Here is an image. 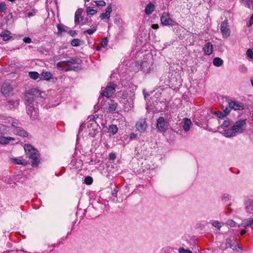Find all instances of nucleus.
<instances>
[{
  "mask_svg": "<svg viewBox=\"0 0 253 253\" xmlns=\"http://www.w3.org/2000/svg\"><path fill=\"white\" fill-rule=\"evenodd\" d=\"M42 92L38 89L32 88L29 92L25 95V105L26 106V111L28 115L31 120L37 119L39 117V109L36 102L34 101L33 96H41Z\"/></svg>",
  "mask_w": 253,
  "mask_h": 253,
  "instance_id": "nucleus-1",
  "label": "nucleus"
},
{
  "mask_svg": "<svg viewBox=\"0 0 253 253\" xmlns=\"http://www.w3.org/2000/svg\"><path fill=\"white\" fill-rule=\"evenodd\" d=\"M246 120H240L237 121L230 129H225L222 132V134L226 137H231L242 133L246 128Z\"/></svg>",
  "mask_w": 253,
  "mask_h": 253,
  "instance_id": "nucleus-2",
  "label": "nucleus"
},
{
  "mask_svg": "<svg viewBox=\"0 0 253 253\" xmlns=\"http://www.w3.org/2000/svg\"><path fill=\"white\" fill-rule=\"evenodd\" d=\"M25 153L28 157L32 161V166L37 167L40 163V155L39 152L32 146L29 144H26L24 146Z\"/></svg>",
  "mask_w": 253,
  "mask_h": 253,
  "instance_id": "nucleus-3",
  "label": "nucleus"
},
{
  "mask_svg": "<svg viewBox=\"0 0 253 253\" xmlns=\"http://www.w3.org/2000/svg\"><path fill=\"white\" fill-rule=\"evenodd\" d=\"M86 133L90 137H94L100 131V127L93 119H90L84 125Z\"/></svg>",
  "mask_w": 253,
  "mask_h": 253,
  "instance_id": "nucleus-4",
  "label": "nucleus"
},
{
  "mask_svg": "<svg viewBox=\"0 0 253 253\" xmlns=\"http://www.w3.org/2000/svg\"><path fill=\"white\" fill-rule=\"evenodd\" d=\"M244 108L245 105L243 103L235 100L229 101L228 106H226L225 108L222 106V109L226 114H229L232 109L240 111L243 110Z\"/></svg>",
  "mask_w": 253,
  "mask_h": 253,
  "instance_id": "nucleus-5",
  "label": "nucleus"
},
{
  "mask_svg": "<svg viewBox=\"0 0 253 253\" xmlns=\"http://www.w3.org/2000/svg\"><path fill=\"white\" fill-rule=\"evenodd\" d=\"M137 68L136 71H142L145 74L151 73L153 71V67L150 62L143 61L141 62H137L135 64Z\"/></svg>",
  "mask_w": 253,
  "mask_h": 253,
  "instance_id": "nucleus-6",
  "label": "nucleus"
},
{
  "mask_svg": "<svg viewBox=\"0 0 253 253\" xmlns=\"http://www.w3.org/2000/svg\"><path fill=\"white\" fill-rule=\"evenodd\" d=\"M82 62L81 59L79 58H70L67 60L60 61L56 64L57 67L60 70H63V67L64 66H70L72 65L77 64H80Z\"/></svg>",
  "mask_w": 253,
  "mask_h": 253,
  "instance_id": "nucleus-7",
  "label": "nucleus"
},
{
  "mask_svg": "<svg viewBox=\"0 0 253 253\" xmlns=\"http://www.w3.org/2000/svg\"><path fill=\"white\" fill-rule=\"evenodd\" d=\"M11 125L13 133L15 134L22 137H26L27 136V132L20 126V124L16 122H12Z\"/></svg>",
  "mask_w": 253,
  "mask_h": 253,
  "instance_id": "nucleus-8",
  "label": "nucleus"
},
{
  "mask_svg": "<svg viewBox=\"0 0 253 253\" xmlns=\"http://www.w3.org/2000/svg\"><path fill=\"white\" fill-rule=\"evenodd\" d=\"M226 248H230L236 252L241 251L243 250L242 247L239 244H236V239L234 237L227 239Z\"/></svg>",
  "mask_w": 253,
  "mask_h": 253,
  "instance_id": "nucleus-9",
  "label": "nucleus"
},
{
  "mask_svg": "<svg viewBox=\"0 0 253 253\" xmlns=\"http://www.w3.org/2000/svg\"><path fill=\"white\" fill-rule=\"evenodd\" d=\"M117 84L114 83L108 84L102 91V95L109 98L115 91Z\"/></svg>",
  "mask_w": 253,
  "mask_h": 253,
  "instance_id": "nucleus-10",
  "label": "nucleus"
},
{
  "mask_svg": "<svg viewBox=\"0 0 253 253\" xmlns=\"http://www.w3.org/2000/svg\"><path fill=\"white\" fill-rule=\"evenodd\" d=\"M169 126V123L163 117H160L157 120V127L158 130L161 132L167 131Z\"/></svg>",
  "mask_w": 253,
  "mask_h": 253,
  "instance_id": "nucleus-11",
  "label": "nucleus"
},
{
  "mask_svg": "<svg viewBox=\"0 0 253 253\" xmlns=\"http://www.w3.org/2000/svg\"><path fill=\"white\" fill-rule=\"evenodd\" d=\"M220 31L223 38H228L230 35V30L227 20L223 21L220 26Z\"/></svg>",
  "mask_w": 253,
  "mask_h": 253,
  "instance_id": "nucleus-12",
  "label": "nucleus"
},
{
  "mask_svg": "<svg viewBox=\"0 0 253 253\" xmlns=\"http://www.w3.org/2000/svg\"><path fill=\"white\" fill-rule=\"evenodd\" d=\"M12 137H5L4 136H0V144L6 145L8 144H14L15 143H17L18 141Z\"/></svg>",
  "mask_w": 253,
  "mask_h": 253,
  "instance_id": "nucleus-13",
  "label": "nucleus"
},
{
  "mask_svg": "<svg viewBox=\"0 0 253 253\" xmlns=\"http://www.w3.org/2000/svg\"><path fill=\"white\" fill-rule=\"evenodd\" d=\"M161 21L163 25L166 26L174 25V21L170 18L169 14L164 13L161 17Z\"/></svg>",
  "mask_w": 253,
  "mask_h": 253,
  "instance_id": "nucleus-14",
  "label": "nucleus"
},
{
  "mask_svg": "<svg viewBox=\"0 0 253 253\" xmlns=\"http://www.w3.org/2000/svg\"><path fill=\"white\" fill-rule=\"evenodd\" d=\"M135 126L137 130L141 133L145 132L147 128V124L145 119L139 120L136 123Z\"/></svg>",
  "mask_w": 253,
  "mask_h": 253,
  "instance_id": "nucleus-15",
  "label": "nucleus"
},
{
  "mask_svg": "<svg viewBox=\"0 0 253 253\" xmlns=\"http://www.w3.org/2000/svg\"><path fill=\"white\" fill-rule=\"evenodd\" d=\"M118 106V104L114 100H110L108 102L106 109L110 113H114L116 111Z\"/></svg>",
  "mask_w": 253,
  "mask_h": 253,
  "instance_id": "nucleus-16",
  "label": "nucleus"
},
{
  "mask_svg": "<svg viewBox=\"0 0 253 253\" xmlns=\"http://www.w3.org/2000/svg\"><path fill=\"white\" fill-rule=\"evenodd\" d=\"M112 11V7L110 5L108 6L106 9L105 12L101 14L100 16V19L102 20H105L108 22L110 19Z\"/></svg>",
  "mask_w": 253,
  "mask_h": 253,
  "instance_id": "nucleus-17",
  "label": "nucleus"
},
{
  "mask_svg": "<svg viewBox=\"0 0 253 253\" xmlns=\"http://www.w3.org/2000/svg\"><path fill=\"white\" fill-rule=\"evenodd\" d=\"M53 75L50 72L43 70L41 74L40 80L49 81L53 79Z\"/></svg>",
  "mask_w": 253,
  "mask_h": 253,
  "instance_id": "nucleus-18",
  "label": "nucleus"
},
{
  "mask_svg": "<svg viewBox=\"0 0 253 253\" xmlns=\"http://www.w3.org/2000/svg\"><path fill=\"white\" fill-rule=\"evenodd\" d=\"M245 208L247 213H253V199H248L245 202Z\"/></svg>",
  "mask_w": 253,
  "mask_h": 253,
  "instance_id": "nucleus-19",
  "label": "nucleus"
},
{
  "mask_svg": "<svg viewBox=\"0 0 253 253\" xmlns=\"http://www.w3.org/2000/svg\"><path fill=\"white\" fill-rule=\"evenodd\" d=\"M10 161L11 163L14 164L21 165L23 166H26L27 164V161L21 157L11 158Z\"/></svg>",
  "mask_w": 253,
  "mask_h": 253,
  "instance_id": "nucleus-20",
  "label": "nucleus"
},
{
  "mask_svg": "<svg viewBox=\"0 0 253 253\" xmlns=\"http://www.w3.org/2000/svg\"><path fill=\"white\" fill-rule=\"evenodd\" d=\"M155 5L150 2L146 6L144 9V13L147 15H150L155 11Z\"/></svg>",
  "mask_w": 253,
  "mask_h": 253,
  "instance_id": "nucleus-21",
  "label": "nucleus"
},
{
  "mask_svg": "<svg viewBox=\"0 0 253 253\" xmlns=\"http://www.w3.org/2000/svg\"><path fill=\"white\" fill-rule=\"evenodd\" d=\"M204 53L207 55H211L213 51V45L211 42H207L203 48Z\"/></svg>",
  "mask_w": 253,
  "mask_h": 253,
  "instance_id": "nucleus-22",
  "label": "nucleus"
},
{
  "mask_svg": "<svg viewBox=\"0 0 253 253\" xmlns=\"http://www.w3.org/2000/svg\"><path fill=\"white\" fill-rule=\"evenodd\" d=\"M1 92L4 95H9L10 92H11L12 88L11 86L7 84H2L1 86Z\"/></svg>",
  "mask_w": 253,
  "mask_h": 253,
  "instance_id": "nucleus-23",
  "label": "nucleus"
},
{
  "mask_svg": "<svg viewBox=\"0 0 253 253\" xmlns=\"http://www.w3.org/2000/svg\"><path fill=\"white\" fill-rule=\"evenodd\" d=\"M183 128L185 131H188L191 127L192 122L191 120L188 118H184L182 122Z\"/></svg>",
  "mask_w": 253,
  "mask_h": 253,
  "instance_id": "nucleus-24",
  "label": "nucleus"
},
{
  "mask_svg": "<svg viewBox=\"0 0 253 253\" xmlns=\"http://www.w3.org/2000/svg\"><path fill=\"white\" fill-rule=\"evenodd\" d=\"M0 36L4 41H7L11 38V33L8 30L2 31L0 34Z\"/></svg>",
  "mask_w": 253,
  "mask_h": 253,
  "instance_id": "nucleus-25",
  "label": "nucleus"
},
{
  "mask_svg": "<svg viewBox=\"0 0 253 253\" xmlns=\"http://www.w3.org/2000/svg\"><path fill=\"white\" fill-rule=\"evenodd\" d=\"M82 9H78L75 12V23L76 24H79L80 22V19L82 18Z\"/></svg>",
  "mask_w": 253,
  "mask_h": 253,
  "instance_id": "nucleus-26",
  "label": "nucleus"
},
{
  "mask_svg": "<svg viewBox=\"0 0 253 253\" xmlns=\"http://www.w3.org/2000/svg\"><path fill=\"white\" fill-rule=\"evenodd\" d=\"M0 133L3 135L9 134V127L3 124H0Z\"/></svg>",
  "mask_w": 253,
  "mask_h": 253,
  "instance_id": "nucleus-27",
  "label": "nucleus"
},
{
  "mask_svg": "<svg viewBox=\"0 0 253 253\" xmlns=\"http://www.w3.org/2000/svg\"><path fill=\"white\" fill-rule=\"evenodd\" d=\"M118 131V128L116 125H112L109 126L108 128V132L110 134L114 135L117 133Z\"/></svg>",
  "mask_w": 253,
  "mask_h": 253,
  "instance_id": "nucleus-28",
  "label": "nucleus"
},
{
  "mask_svg": "<svg viewBox=\"0 0 253 253\" xmlns=\"http://www.w3.org/2000/svg\"><path fill=\"white\" fill-rule=\"evenodd\" d=\"M85 6H86V11L88 15H93L97 12V9L94 7L87 6L86 5Z\"/></svg>",
  "mask_w": 253,
  "mask_h": 253,
  "instance_id": "nucleus-29",
  "label": "nucleus"
},
{
  "mask_svg": "<svg viewBox=\"0 0 253 253\" xmlns=\"http://www.w3.org/2000/svg\"><path fill=\"white\" fill-rule=\"evenodd\" d=\"M29 76L32 79L36 80L40 78L41 74L40 75L37 72L31 71L29 72Z\"/></svg>",
  "mask_w": 253,
  "mask_h": 253,
  "instance_id": "nucleus-30",
  "label": "nucleus"
},
{
  "mask_svg": "<svg viewBox=\"0 0 253 253\" xmlns=\"http://www.w3.org/2000/svg\"><path fill=\"white\" fill-rule=\"evenodd\" d=\"M231 125V122L227 119L225 120L222 124L220 126V128L223 129V131L224 132L225 129H229V128H227V127Z\"/></svg>",
  "mask_w": 253,
  "mask_h": 253,
  "instance_id": "nucleus-31",
  "label": "nucleus"
},
{
  "mask_svg": "<svg viewBox=\"0 0 253 253\" xmlns=\"http://www.w3.org/2000/svg\"><path fill=\"white\" fill-rule=\"evenodd\" d=\"M223 60L219 57H215L213 60V64L216 67L221 66L223 64Z\"/></svg>",
  "mask_w": 253,
  "mask_h": 253,
  "instance_id": "nucleus-32",
  "label": "nucleus"
},
{
  "mask_svg": "<svg viewBox=\"0 0 253 253\" xmlns=\"http://www.w3.org/2000/svg\"><path fill=\"white\" fill-rule=\"evenodd\" d=\"M231 196L228 193H224L221 196V200L224 203H228L231 199Z\"/></svg>",
  "mask_w": 253,
  "mask_h": 253,
  "instance_id": "nucleus-33",
  "label": "nucleus"
},
{
  "mask_svg": "<svg viewBox=\"0 0 253 253\" xmlns=\"http://www.w3.org/2000/svg\"><path fill=\"white\" fill-rule=\"evenodd\" d=\"M8 105L11 108H15L18 106L19 102L18 100H9L7 101Z\"/></svg>",
  "mask_w": 253,
  "mask_h": 253,
  "instance_id": "nucleus-34",
  "label": "nucleus"
},
{
  "mask_svg": "<svg viewBox=\"0 0 253 253\" xmlns=\"http://www.w3.org/2000/svg\"><path fill=\"white\" fill-rule=\"evenodd\" d=\"M118 97L122 99H126L127 97V93L125 91H120L118 93Z\"/></svg>",
  "mask_w": 253,
  "mask_h": 253,
  "instance_id": "nucleus-35",
  "label": "nucleus"
},
{
  "mask_svg": "<svg viewBox=\"0 0 253 253\" xmlns=\"http://www.w3.org/2000/svg\"><path fill=\"white\" fill-rule=\"evenodd\" d=\"M238 226L239 228L241 227H244L245 228H247L248 227H250V219L247 220L243 221L240 224L238 225Z\"/></svg>",
  "mask_w": 253,
  "mask_h": 253,
  "instance_id": "nucleus-36",
  "label": "nucleus"
},
{
  "mask_svg": "<svg viewBox=\"0 0 253 253\" xmlns=\"http://www.w3.org/2000/svg\"><path fill=\"white\" fill-rule=\"evenodd\" d=\"M246 6L250 9H253V0H242Z\"/></svg>",
  "mask_w": 253,
  "mask_h": 253,
  "instance_id": "nucleus-37",
  "label": "nucleus"
},
{
  "mask_svg": "<svg viewBox=\"0 0 253 253\" xmlns=\"http://www.w3.org/2000/svg\"><path fill=\"white\" fill-rule=\"evenodd\" d=\"M214 114L218 118L222 119L224 118L227 114H226L225 112H222L221 111L215 112Z\"/></svg>",
  "mask_w": 253,
  "mask_h": 253,
  "instance_id": "nucleus-38",
  "label": "nucleus"
},
{
  "mask_svg": "<svg viewBox=\"0 0 253 253\" xmlns=\"http://www.w3.org/2000/svg\"><path fill=\"white\" fill-rule=\"evenodd\" d=\"M212 225L218 229H220L221 227V223L217 220H213L211 222Z\"/></svg>",
  "mask_w": 253,
  "mask_h": 253,
  "instance_id": "nucleus-39",
  "label": "nucleus"
},
{
  "mask_svg": "<svg viewBox=\"0 0 253 253\" xmlns=\"http://www.w3.org/2000/svg\"><path fill=\"white\" fill-rule=\"evenodd\" d=\"M73 46H78L80 44V41L78 39H73L71 42Z\"/></svg>",
  "mask_w": 253,
  "mask_h": 253,
  "instance_id": "nucleus-40",
  "label": "nucleus"
},
{
  "mask_svg": "<svg viewBox=\"0 0 253 253\" xmlns=\"http://www.w3.org/2000/svg\"><path fill=\"white\" fill-rule=\"evenodd\" d=\"M84 182L87 185L91 184L93 182L92 178L90 176H86L84 179Z\"/></svg>",
  "mask_w": 253,
  "mask_h": 253,
  "instance_id": "nucleus-41",
  "label": "nucleus"
},
{
  "mask_svg": "<svg viewBox=\"0 0 253 253\" xmlns=\"http://www.w3.org/2000/svg\"><path fill=\"white\" fill-rule=\"evenodd\" d=\"M96 31V28L95 27H93L91 29L86 30L84 32V34H88L90 35L93 34Z\"/></svg>",
  "mask_w": 253,
  "mask_h": 253,
  "instance_id": "nucleus-42",
  "label": "nucleus"
},
{
  "mask_svg": "<svg viewBox=\"0 0 253 253\" xmlns=\"http://www.w3.org/2000/svg\"><path fill=\"white\" fill-rule=\"evenodd\" d=\"M117 192H118V190H117V188L114 189L112 191V196L114 197V198L112 200L114 202H115L116 201H117L116 198L117 197Z\"/></svg>",
  "mask_w": 253,
  "mask_h": 253,
  "instance_id": "nucleus-43",
  "label": "nucleus"
},
{
  "mask_svg": "<svg viewBox=\"0 0 253 253\" xmlns=\"http://www.w3.org/2000/svg\"><path fill=\"white\" fill-rule=\"evenodd\" d=\"M95 4L99 6H104L106 5V3L104 0H97L95 1Z\"/></svg>",
  "mask_w": 253,
  "mask_h": 253,
  "instance_id": "nucleus-44",
  "label": "nucleus"
},
{
  "mask_svg": "<svg viewBox=\"0 0 253 253\" xmlns=\"http://www.w3.org/2000/svg\"><path fill=\"white\" fill-rule=\"evenodd\" d=\"M6 9V4L4 2L0 3V11L4 12Z\"/></svg>",
  "mask_w": 253,
  "mask_h": 253,
  "instance_id": "nucleus-45",
  "label": "nucleus"
},
{
  "mask_svg": "<svg viewBox=\"0 0 253 253\" xmlns=\"http://www.w3.org/2000/svg\"><path fill=\"white\" fill-rule=\"evenodd\" d=\"M179 253H193L190 250H185L183 248H180L179 249Z\"/></svg>",
  "mask_w": 253,
  "mask_h": 253,
  "instance_id": "nucleus-46",
  "label": "nucleus"
},
{
  "mask_svg": "<svg viewBox=\"0 0 253 253\" xmlns=\"http://www.w3.org/2000/svg\"><path fill=\"white\" fill-rule=\"evenodd\" d=\"M247 56L251 59H253V51L251 49H248L247 51Z\"/></svg>",
  "mask_w": 253,
  "mask_h": 253,
  "instance_id": "nucleus-47",
  "label": "nucleus"
},
{
  "mask_svg": "<svg viewBox=\"0 0 253 253\" xmlns=\"http://www.w3.org/2000/svg\"><path fill=\"white\" fill-rule=\"evenodd\" d=\"M227 224L230 227H235L236 225V223L232 220H228L227 221Z\"/></svg>",
  "mask_w": 253,
  "mask_h": 253,
  "instance_id": "nucleus-48",
  "label": "nucleus"
},
{
  "mask_svg": "<svg viewBox=\"0 0 253 253\" xmlns=\"http://www.w3.org/2000/svg\"><path fill=\"white\" fill-rule=\"evenodd\" d=\"M108 44V41L107 38H104L101 42V45L103 47L107 46Z\"/></svg>",
  "mask_w": 253,
  "mask_h": 253,
  "instance_id": "nucleus-49",
  "label": "nucleus"
},
{
  "mask_svg": "<svg viewBox=\"0 0 253 253\" xmlns=\"http://www.w3.org/2000/svg\"><path fill=\"white\" fill-rule=\"evenodd\" d=\"M57 29L58 34H61L65 31L63 27L60 25H57Z\"/></svg>",
  "mask_w": 253,
  "mask_h": 253,
  "instance_id": "nucleus-50",
  "label": "nucleus"
},
{
  "mask_svg": "<svg viewBox=\"0 0 253 253\" xmlns=\"http://www.w3.org/2000/svg\"><path fill=\"white\" fill-rule=\"evenodd\" d=\"M23 42L26 43H30L32 42L31 39L29 37H25L23 39Z\"/></svg>",
  "mask_w": 253,
  "mask_h": 253,
  "instance_id": "nucleus-51",
  "label": "nucleus"
},
{
  "mask_svg": "<svg viewBox=\"0 0 253 253\" xmlns=\"http://www.w3.org/2000/svg\"><path fill=\"white\" fill-rule=\"evenodd\" d=\"M136 137V134H134V133H131L130 134L129 138L131 140L134 139Z\"/></svg>",
  "mask_w": 253,
  "mask_h": 253,
  "instance_id": "nucleus-52",
  "label": "nucleus"
},
{
  "mask_svg": "<svg viewBox=\"0 0 253 253\" xmlns=\"http://www.w3.org/2000/svg\"><path fill=\"white\" fill-rule=\"evenodd\" d=\"M253 24V15L251 16V18L250 19V21H249V23L248 24V26H251Z\"/></svg>",
  "mask_w": 253,
  "mask_h": 253,
  "instance_id": "nucleus-53",
  "label": "nucleus"
},
{
  "mask_svg": "<svg viewBox=\"0 0 253 253\" xmlns=\"http://www.w3.org/2000/svg\"><path fill=\"white\" fill-rule=\"evenodd\" d=\"M152 28L154 29H157L159 28V25L158 24H152Z\"/></svg>",
  "mask_w": 253,
  "mask_h": 253,
  "instance_id": "nucleus-54",
  "label": "nucleus"
},
{
  "mask_svg": "<svg viewBox=\"0 0 253 253\" xmlns=\"http://www.w3.org/2000/svg\"><path fill=\"white\" fill-rule=\"evenodd\" d=\"M250 227L253 229V218L250 219Z\"/></svg>",
  "mask_w": 253,
  "mask_h": 253,
  "instance_id": "nucleus-55",
  "label": "nucleus"
},
{
  "mask_svg": "<svg viewBox=\"0 0 253 253\" xmlns=\"http://www.w3.org/2000/svg\"><path fill=\"white\" fill-rule=\"evenodd\" d=\"M72 70V68L71 67H69V68H66V69H63V71H64L65 72H68V71H71Z\"/></svg>",
  "mask_w": 253,
  "mask_h": 253,
  "instance_id": "nucleus-56",
  "label": "nucleus"
},
{
  "mask_svg": "<svg viewBox=\"0 0 253 253\" xmlns=\"http://www.w3.org/2000/svg\"><path fill=\"white\" fill-rule=\"evenodd\" d=\"M17 253H30L25 252L23 250H20V251H17Z\"/></svg>",
  "mask_w": 253,
  "mask_h": 253,
  "instance_id": "nucleus-57",
  "label": "nucleus"
},
{
  "mask_svg": "<svg viewBox=\"0 0 253 253\" xmlns=\"http://www.w3.org/2000/svg\"><path fill=\"white\" fill-rule=\"evenodd\" d=\"M246 233V231L245 230L243 229V230H241V235H243L245 234Z\"/></svg>",
  "mask_w": 253,
  "mask_h": 253,
  "instance_id": "nucleus-58",
  "label": "nucleus"
},
{
  "mask_svg": "<svg viewBox=\"0 0 253 253\" xmlns=\"http://www.w3.org/2000/svg\"><path fill=\"white\" fill-rule=\"evenodd\" d=\"M110 157L111 159H114L115 158V156L113 154H110Z\"/></svg>",
  "mask_w": 253,
  "mask_h": 253,
  "instance_id": "nucleus-59",
  "label": "nucleus"
},
{
  "mask_svg": "<svg viewBox=\"0 0 253 253\" xmlns=\"http://www.w3.org/2000/svg\"><path fill=\"white\" fill-rule=\"evenodd\" d=\"M33 15V13L31 12H29L27 13V16L29 17H30L31 16H32Z\"/></svg>",
  "mask_w": 253,
  "mask_h": 253,
  "instance_id": "nucleus-60",
  "label": "nucleus"
},
{
  "mask_svg": "<svg viewBox=\"0 0 253 253\" xmlns=\"http://www.w3.org/2000/svg\"><path fill=\"white\" fill-rule=\"evenodd\" d=\"M72 68V70H73V71H77L78 69V68L77 67H71Z\"/></svg>",
  "mask_w": 253,
  "mask_h": 253,
  "instance_id": "nucleus-61",
  "label": "nucleus"
},
{
  "mask_svg": "<svg viewBox=\"0 0 253 253\" xmlns=\"http://www.w3.org/2000/svg\"><path fill=\"white\" fill-rule=\"evenodd\" d=\"M83 129H81L79 132V135H81V133H82Z\"/></svg>",
  "mask_w": 253,
  "mask_h": 253,
  "instance_id": "nucleus-62",
  "label": "nucleus"
},
{
  "mask_svg": "<svg viewBox=\"0 0 253 253\" xmlns=\"http://www.w3.org/2000/svg\"><path fill=\"white\" fill-rule=\"evenodd\" d=\"M251 83L252 85L253 86V79L251 80Z\"/></svg>",
  "mask_w": 253,
  "mask_h": 253,
  "instance_id": "nucleus-63",
  "label": "nucleus"
},
{
  "mask_svg": "<svg viewBox=\"0 0 253 253\" xmlns=\"http://www.w3.org/2000/svg\"><path fill=\"white\" fill-rule=\"evenodd\" d=\"M8 0L9 1H11V2H13V1H14L15 0Z\"/></svg>",
  "mask_w": 253,
  "mask_h": 253,
  "instance_id": "nucleus-64",
  "label": "nucleus"
}]
</instances>
